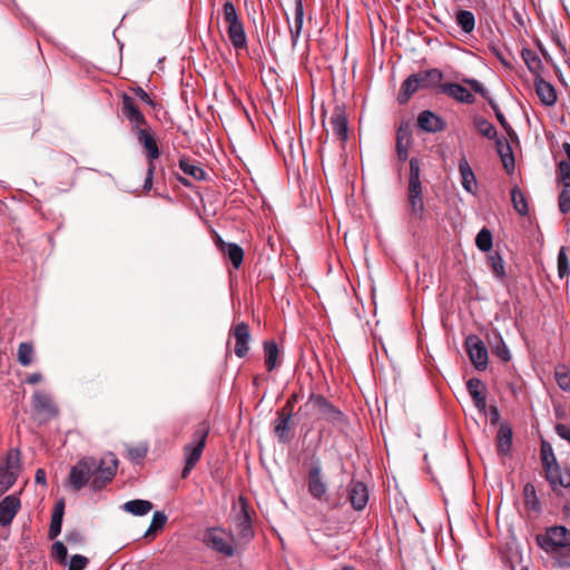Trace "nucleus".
Segmentation results:
<instances>
[{"mask_svg": "<svg viewBox=\"0 0 570 570\" xmlns=\"http://www.w3.org/2000/svg\"><path fill=\"white\" fill-rule=\"evenodd\" d=\"M118 461L114 454H108L99 462L91 456H85L70 469L68 485L79 491L89 485L94 491L106 487L115 476Z\"/></svg>", "mask_w": 570, "mask_h": 570, "instance_id": "nucleus-1", "label": "nucleus"}, {"mask_svg": "<svg viewBox=\"0 0 570 570\" xmlns=\"http://www.w3.org/2000/svg\"><path fill=\"white\" fill-rule=\"evenodd\" d=\"M538 546L562 568H570V531L563 525H552L535 538Z\"/></svg>", "mask_w": 570, "mask_h": 570, "instance_id": "nucleus-2", "label": "nucleus"}, {"mask_svg": "<svg viewBox=\"0 0 570 570\" xmlns=\"http://www.w3.org/2000/svg\"><path fill=\"white\" fill-rule=\"evenodd\" d=\"M299 412L305 417H315L316 420H324L334 426H343L346 424V416L333 403L321 394L312 393Z\"/></svg>", "mask_w": 570, "mask_h": 570, "instance_id": "nucleus-3", "label": "nucleus"}, {"mask_svg": "<svg viewBox=\"0 0 570 570\" xmlns=\"http://www.w3.org/2000/svg\"><path fill=\"white\" fill-rule=\"evenodd\" d=\"M443 73L436 69L420 70L409 76L401 85L397 101L403 105L409 101L410 97L420 89H435L439 91Z\"/></svg>", "mask_w": 570, "mask_h": 570, "instance_id": "nucleus-4", "label": "nucleus"}, {"mask_svg": "<svg viewBox=\"0 0 570 570\" xmlns=\"http://www.w3.org/2000/svg\"><path fill=\"white\" fill-rule=\"evenodd\" d=\"M209 423L200 422L193 433V440L184 446L185 466L181 471V478L186 479L191 470L200 460L206 446V440L209 433Z\"/></svg>", "mask_w": 570, "mask_h": 570, "instance_id": "nucleus-5", "label": "nucleus"}, {"mask_svg": "<svg viewBox=\"0 0 570 570\" xmlns=\"http://www.w3.org/2000/svg\"><path fill=\"white\" fill-rule=\"evenodd\" d=\"M134 134L138 142L144 147L148 168L146 178L142 185L145 191H149L153 187L154 174H155V161L160 157V150L155 139L153 131L147 126L134 128Z\"/></svg>", "mask_w": 570, "mask_h": 570, "instance_id": "nucleus-6", "label": "nucleus"}, {"mask_svg": "<svg viewBox=\"0 0 570 570\" xmlns=\"http://www.w3.org/2000/svg\"><path fill=\"white\" fill-rule=\"evenodd\" d=\"M406 200L410 215L413 218L422 219L424 215L423 186L420 179V161L416 158L410 160Z\"/></svg>", "mask_w": 570, "mask_h": 570, "instance_id": "nucleus-7", "label": "nucleus"}, {"mask_svg": "<svg viewBox=\"0 0 570 570\" xmlns=\"http://www.w3.org/2000/svg\"><path fill=\"white\" fill-rule=\"evenodd\" d=\"M223 17L227 26L228 39L235 50L247 48V36L244 24L237 14L236 8L232 1L227 0L223 4Z\"/></svg>", "mask_w": 570, "mask_h": 570, "instance_id": "nucleus-8", "label": "nucleus"}, {"mask_svg": "<svg viewBox=\"0 0 570 570\" xmlns=\"http://www.w3.org/2000/svg\"><path fill=\"white\" fill-rule=\"evenodd\" d=\"M20 472V452L18 449L8 451L0 461V494L8 491L17 481Z\"/></svg>", "mask_w": 570, "mask_h": 570, "instance_id": "nucleus-9", "label": "nucleus"}, {"mask_svg": "<svg viewBox=\"0 0 570 570\" xmlns=\"http://www.w3.org/2000/svg\"><path fill=\"white\" fill-rule=\"evenodd\" d=\"M203 541L208 548L225 557L234 556V538L222 528L208 529L204 534Z\"/></svg>", "mask_w": 570, "mask_h": 570, "instance_id": "nucleus-10", "label": "nucleus"}, {"mask_svg": "<svg viewBox=\"0 0 570 570\" xmlns=\"http://www.w3.org/2000/svg\"><path fill=\"white\" fill-rule=\"evenodd\" d=\"M307 490L311 497L324 501L327 494V484L322 474V466L318 462L311 464L307 472Z\"/></svg>", "mask_w": 570, "mask_h": 570, "instance_id": "nucleus-11", "label": "nucleus"}, {"mask_svg": "<svg viewBox=\"0 0 570 570\" xmlns=\"http://www.w3.org/2000/svg\"><path fill=\"white\" fill-rule=\"evenodd\" d=\"M465 350L470 361L478 371H484L489 364V353L482 341L475 336L465 338Z\"/></svg>", "mask_w": 570, "mask_h": 570, "instance_id": "nucleus-12", "label": "nucleus"}, {"mask_svg": "<svg viewBox=\"0 0 570 570\" xmlns=\"http://www.w3.org/2000/svg\"><path fill=\"white\" fill-rule=\"evenodd\" d=\"M330 125L334 136L338 140L345 142L348 139V120L343 106H335L330 117Z\"/></svg>", "mask_w": 570, "mask_h": 570, "instance_id": "nucleus-13", "label": "nucleus"}, {"mask_svg": "<svg viewBox=\"0 0 570 570\" xmlns=\"http://www.w3.org/2000/svg\"><path fill=\"white\" fill-rule=\"evenodd\" d=\"M465 387L479 413L487 414L488 389L485 384L481 380L473 377L465 383Z\"/></svg>", "mask_w": 570, "mask_h": 570, "instance_id": "nucleus-14", "label": "nucleus"}, {"mask_svg": "<svg viewBox=\"0 0 570 570\" xmlns=\"http://www.w3.org/2000/svg\"><path fill=\"white\" fill-rule=\"evenodd\" d=\"M230 335L235 338L234 352L237 357L243 358L249 351L250 330L247 323L240 322L230 330Z\"/></svg>", "mask_w": 570, "mask_h": 570, "instance_id": "nucleus-15", "label": "nucleus"}, {"mask_svg": "<svg viewBox=\"0 0 570 570\" xmlns=\"http://www.w3.org/2000/svg\"><path fill=\"white\" fill-rule=\"evenodd\" d=\"M21 507L17 495L10 494L0 501V525L8 527L13 521Z\"/></svg>", "mask_w": 570, "mask_h": 570, "instance_id": "nucleus-16", "label": "nucleus"}, {"mask_svg": "<svg viewBox=\"0 0 570 570\" xmlns=\"http://www.w3.org/2000/svg\"><path fill=\"white\" fill-rule=\"evenodd\" d=\"M122 115L130 121L132 129L141 126H147V120L134 99L127 94L122 95Z\"/></svg>", "mask_w": 570, "mask_h": 570, "instance_id": "nucleus-17", "label": "nucleus"}, {"mask_svg": "<svg viewBox=\"0 0 570 570\" xmlns=\"http://www.w3.org/2000/svg\"><path fill=\"white\" fill-rule=\"evenodd\" d=\"M216 246L218 250L230 261L236 269L240 267L244 261V250L239 245L226 243L220 237H217Z\"/></svg>", "mask_w": 570, "mask_h": 570, "instance_id": "nucleus-18", "label": "nucleus"}, {"mask_svg": "<svg viewBox=\"0 0 570 570\" xmlns=\"http://www.w3.org/2000/svg\"><path fill=\"white\" fill-rule=\"evenodd\" d=\"M417 127L425 132H438L445 128V122L434 112L423 110L417 116Z\"/></svg>", "mask_w": 570, "mask_h": 570, "instance_id": "nucleus-19", "label": "nucleus"}, {"mask_svg": "<svg viewBox=\"0 0 570 570\" xmlns=\"http://www.w3.org/2000/svg\"><path fill=\"white\" fill-rule=\"evenodd\" d=\"M546 478L556 490L558 487H570V472L562 471L557 462L544 466Z\"/></svg>", "mask_w": 570, "mask_h": 570, "instance_id": "nucleus-20", "label": "nucleus"}, {"mask_svg": "<svg viewBox=\"0 0 570 570\" xmlns=\"http://www.w3.org/2000/svg\"><path fill=\"white\" fill-rule=\"evenodd\" d=\"M348 500L352 507L361 511L368 502V490L363 482H352L348 488Z\"/></svg>", "mask_w": 570, "mask_h": 570, "instance_id": "nucleus-21", "label": "nucleus"}, {"mask_svg": "<svg viewBox=\"0 0 570 570\" xmlns=\"http://www.w3.org/2000/svg\"><path fill=\"white\" fill-rule=\"evenodd\" d=\"M534 88L540 101L544 106L551 107L557 102L556 88L549 81L538 77L534 79Z\"/></svg>", "mask_w": 570, "mask_h": 570, "instance_id": "nucleus-22", "label": "nucleus"}, {"mask_svg": "<svg viewBox=\"0 0 570 570\" xmlns=\"http://www.w3.org/2000/svg\"><path fill=\"white\" fill-rule=\"evenodd\" d=\"M412 139V131L409 124H401L396 132V154L400 161L409 157V146Z\"/></svg>", "mask_w": 570, "mask_h": 570, "instance_id": "nucleus-23", "label": "nucleus"}, {"mask_svg": "<svg viewBox=\"0 0 570 570\" xmlns=\"http://www.w3.org/2000/svg\"><path fill=\"white\" fill-rule=\"evenodd\" d=\"M33 407L38 413L45 414L48 417L57 415L58 409L53 403L51 396L43 392H36L32 397Z\"/></svg>", "mask_w": 570, "mask_h": 570, "instance_id": "nucleus-24", "label": "nucleus"}, {"mask_svg": "<svg viewBox=\"0 0 570 570\" xmlns=\"http://www.w3.org/2000/svg\"><path fill=\"white\" fill-rule=\"evenodd\" d=\"M473 94L479 95L481 98L487 100L490 104V100H493L490 96L487 87L476 79L465 78V105L473 104L475 98Z\"/></svg>", "mask_w": 570, "mask_h": 570, "instance_id": "nucleus-25", "label": "nucleus"}, {"mask_svg": "<svg viewBox=\"0 0 570 570\" xmlns=\"http://www.w3.org/2000/svg\"><path fill=\"white\" fill-rule=\"evenodd\" d=\"M562 149L566 154V159L560 160L557 168L558 181L563 187H570V144L563 142Z\"/></svg>", "mask_w": 570, "mask_h": 570, "instance_id": "nucleus-26", "label": "nucleus"}, {"mask_svg": "<svg viewBox=\"0 0 570 570\" xmlns=\"http://www.w3.org/2000/svg\"><path fill=\"white\" fill-rule=\"evenodd\" d=\"M292 416L288 413L282 414L277 412V419L274 422V433L279 442L287 443L291 440L289 424Z\"/></svg>", "mask_w": 570, "mask_h": 570, "instance_id": "nucleus-27", "label": "nucleus"}, {"mask_svg": "<svg viewBox=\"0 0 570 570\" xmlns=\"http://www.w3.org/2000/svg\"><path fill=\"white\" fill-rule=\"evenodd\" d=\"M294 22L292 26H289V32L292 37L293 43H295L299 36L303 28V19H304V7L302 0H294Z\"/></svg>", "mask_w": 570, "mask_h": 570, "instance_id": "nucleus-28", "label": "nucleus"}, {"mask_svg": "<svg viewBox=\"0 0 570 570\" xmlns=\"http://www.w3.org/2000/svg\"><path fill=\"white\" fill-rule=\"evenodd\" d=\"M236 530L238 535L246 541H249L254 537L250 517L246 509H243L237 517Z\"/></svg>", "mask_w": 570, "mask_h": 570, "instance_id": "nucleus-29", "label": "nucleus"}, {"mask_svg": "<svg viewBox=\"0 0 570 570\" xmlns=\"http://www.w3.org/2000/svg\"><path fill=\"white\" fill-rule=\"evenodd\" d=\"M63 510H65L63 501L57 502L55 505L52 515H51V522H50L49 532H48V535L50 539L57 538L61 532Z\"/></svg>", "mask_w": 570, "mask_h": 570, "instance_id": "nucleus-30", "label": "nucleus"}, {"mask_svg": "<svg viewBox=\"0 0 570 570\" xmlns=\"http://www.w3.org/2000/svg\"><path fill=\"white\" fill-rule=\"evenodd\" d=\"M179 169L195 180H205L207 176L206 171L196 161L188 158H181L179 160Z\"/></svg>", "mask_w": 570, "mask_h": 570, "instance_id": "nucleus-31", "label": "nucleus"}, {"mask_svg": "<svg viewBox=\"0 0 570 570\" xmlns=\"http://www.w3.org/2000/svg\"><path fill=\"white\" fill-rule=\"evenodd\" d=\"M122 509L132 515H146L153 510V503L148 500H130L124 503Z\"/></svg>", "mask_w": 570, "mask_h": 570, "instance_id": "nucleus-32", "label": "nucleus"}, {"mask_svg": "<svg viewBox=\"0 0 570 570\" xmlns=\"http://www.w3.org/2000/svg\"><path fill=\"white\" fill-rule=\"evenodd\" d=\"M279 355L278 346L274 341L264 342V363L268 372L277 367V358Z\"/></svg>", "mask_w": 570, "mask_h": 570, "instance_id": "nucleus-33", "label": "nucleus"}, {"mask_svg": "<svg viewBox=\"0 0 570 570\" xmlns=\"http://www.w3.org/2000/svg\"><path fill=\"white\" fill-rule=\"evenodd\" d=\"M487 263L495 278L503 279L505 277L504 262L499 253L489 254Z\"/></svg>", "mask_w": 570, "mask_h": 570, "instance_id": "nucleus-34", "label": "nucleus"}, {"mask_svg": "<svg viewBox=\"0 0 570 570\" xmlns=\"http://www.w3.org/2000/svg\"><path fill=\"white\" fill-rule=\"evenodd\" d=\"M511 202L514 210L521 215L527 216L529 212L528 202L523 193L518 186L511 189Z\"/></svg>", "mask_w": 570, "mask_h": 570, "instance_id": "nucleus-35", "label": "nucleus"}, {"mask_svg": "<svg viewBox=\"0 0 570 570\" xmlns=\"http://www.w3.org/2000/svg\"><path fill=\"white\" fill-rule=\"evenodd\" d=\"M18 362L22 366H29L33 362L35 357V347L33 344L30 342H22L18 346L17 352Z\"/></svg>", "mask_w": 570, "mask_h": 570, "instance_id": "nucleus-36", "label": "nucleus"}, {"mask_svg": "<svg viewBox=\"0 0 570 570\" xmlns=\"http://www.w3.org/2000/svg\"><path fill=\"white\" fill-rule=\"evenodd\" d=\"M473 128L483 137H487L489 139H494L497 137V129L495 127L484 119L483 117H475L473 119Z\"/></svg>", "mask_w": 570, "mask_h": 570, "instance_id": "nucleus-37", "label": "nucleus"}, {"mask_svg": "<svg viewBox=\"0 0 570 570\" xmlns=\"http://www.w3.org/2000/svg\"><path fill=\"white\" fill-rule=\"evenodd\" d=\"M554 379L558 386L564 391L570 392V370L564 364H558L554 368Z\"/></svg>", "mask_w": 570, "mask_h": 570, "instance_id": "nucleus-38", "label": "nucleus"}, {"mask_svg": "<svg viewBox=\"0 0 570 570\" xmlns=\"http://www.w3.org/2000/svg\"><path fill=\"white\" fill-rule=\"evenodd\" d=\"M512 430L507 424H502L498 431V449L500 452L505 453L511 446Z\"/></svg>", "mask_w": 570, "mask_h": 570, "instance_id": "nucleus-39", "label": "nucleus"}, {"mask_svg": "<svg viewBox=\"0 0 570 570\" xmlns=\"http://www.w3.org/2000/svg\"><path fill=\"white\" fill-rule=\"evenodd\" d=\"M438 92L444 94L459 102H463V86L460 83L441 82Z\"/></svg>", "mask_w": 570, "mask_h": 570, "instance_id": "nucleus-40", "label": "nucleus"}, {"mask_svg": "<svg viewBox=\"0 0 570 570\" xmlns=\"http://www.w3.org/2000/svg\"><path fill=\"white\" fill-rule=\"evenodd\" d=\"M558 276L561 279L568 278L570 274V261L567 254V248L562 246L559 249L557 257Z\"/></svg>", "mask_w": 570, "mask_h": 570, "instance_id": "nucleus-41", "label": "nucleus"}, {"mask_svg": "<svg viewBox=\"0 0 570 570\" xmlns=\"http://www.w3.org/2000/svg\"><path fill=\"white\" fill-rule=\"evenodd\" d=\"M475 245L482 252H489L493 245V237L490 229L483 227L475 237Z\"/></svg>", "mask_w": 570, "mask_h": 570, "instance_id": "nucleus-42", "label": "nucleus"}, {"mask_svg": "<svg viewBox=\"0 0 570 570\" xmlns=\"http://www.w3.org/2000/svg\"><path fill=\"white\" fill-rule=\"evenodd\" d=\"M167 515L161 511H156L153 515L151 523L145 533V538L154 535L156 532L161 530L167 523Z\"/></svg>", "mask_w": 570, "mask_h": 570, "instance_id": "nucleus-43", "label": "nucleus"}, {"mask_svg": "<svg viewBox=\"0 0 570 570\" xmlns=\"http://www.w3.org/2000/svg\"><path fill=\"white\" fill-rule=\"evenodd\" d=\"M521 57L530 71H534L540 68L541 60L533 50L529 48L522 49Z\"/></svg>", "mask_w": 570, "mask_h": 570, "instance_id": "nucleus-44", "label": "nucleus"}, {"mask_svg": "<svg viewBox=\"0 0 570 570\" xmlns=\"http://www.w3.org/2000/svg\"><path fill=\"white\" fill-rule=\"evenodd\" d=\"M67 556L68 551L66 546L60 542L56 541L51 547V557L57 560L60 564L66 566L67 564Z\"/></svg>", "mask_w": 570, "mask_h": 570, "instance_id": "nucleus-45", "label": "nucleus"}, {"mask_svg": "<svg viewBox=\"0 0 570 570\" xmlns=\"http://www.w3.org/2000/svg\"><path fill=\"white\" fill-rule=\"evenodd\" d=\"M465 191L474 196L479 194V185L471 167L465 163Z\"/></svg>", "mask_w": 570, "mask_h": 570, "instance_id": "nucleus-46", "label": "nucleus"}, {"mask_svg": "<svg viewBox=\"0 0 570 570\" xmlns=\"http://www.w3.org/2000/svg\"><path fill=\"white\" fill-rule=\"evenodd\" d=\"M498 151L502 158V161H503V165L505 168H508L509 166H513L514 165V158H513V155H512V150H511V147L505 144V145H502V141L501 140H498Z\"/></svg>", "mask_w": 570, "mask_h": 570, "instance_id": "nucleus-47", "label": "nucleus"}, {"mask_svg": "<svg viewBox=\"0 0 570 570\" xmlns=\"http://www.w3.org/2000/svg\"><path fill=\"white\" fill-rule=\"evenodd\" d=\"M559 210L562 214L570 213V187H563L558 198Z\"/></svg>", "mask_w": 570, "mask_h": 570, "instance_id": "nucleus-48", "label": "nucleus"}, {"mask_svg": "<svg viewBox=\"0 0 570 570\" xmlns=\"http://www.w3.org/2000/svg\"><path fill=\"white\" fill-rule=\"evenodd\" d=\"M491 108L494 110L498 121L500 122L501 127L507 131L509 136L514 135V130L505 119L504 115L499 109L498 105L494 102V100H490Z\"/></svg>", "mask_w": 570, "mask_h": 570, "instance_id": "nucleus-49", "label": "nucleus"}, {"mask_svg": "<svg viewBox=\"0 0 570 570\" xmlns=\"http://www.w3.org/2000/svg\"><path fill=\"white\" fill-rule=\"evenodd\" d=\"M493 354L502 362L511 360V353L507 344L500 338V342L493 347Z\"/></svg>", "mask_w": 570, "mask_h": 570, "instance_id": "nucleus-50", "label": "nucleus"}, {"mask_svg": "<svg viewBox=\"0 0 570 570\" xmlns=\"http://www.w3.org/2000/svg\"><path fill=\"white\" fill-rule=\"evenodd\" d=\"M541 456H542L543 468L557 462L551 445L546 441H543L542 445H541Z\"/></svg>", "mask_w": 570, "mask_h": 570, "instance_id": "nucleus-51", "label": "nucleus"}, {"mask_svg": "<svg viewBox=\"0 0 570 570\" xmlns=\"http://www.w3.org/2000/svg\"><path fill=\"white\" fill-rule=\"evenodd\" d=\"M89 563L87 557L82 554H73L68 563V570H83Z\"/></svg>", "mask_w": 570, "mask_h": 570, "instance_id": "nucleus-52", "label": "nucleus"}, {"mask_svg": "<svg viewBox=\"0 0 570 570\" xmlns=\"http://www.w3.org/2000/svg\"><path fill=\"white\" fill-rule=\"evenodd\" d=\"M147 454V449L145 446H132L127 450L128 458L138 463L140 462Z\"/></svg>", "mask_w": 570, "mask_h": 570, "instance_id": "nucleus-53", "label": "nucleus"}, {"mask_svg": "<svg viewBox=\"0 0 570 570\" xmlns=\"http://www.w3.org/2000/svg\"><path fill=\"white\" fill-rule=\"evenodd\" d=\"M297 402H298V394L294 393L287 399L285 405L278 412L282 414L288 413V416H293V410Z\"/></svg>", "mask_w": 570, "mask_h": 570, "instance_id": "nucleus-54", "label": "nucleus"}, {"mask_svg": "<svg viewBox=\"0 0 570 570\" xmlns=\"http://www.w3.org/2000/svg\"><path fill=\"white\" fill-rule=\"evenodd\" d=\"M556 433L570 444V426L563 423H558L554 426Z\"/></svg>", "mask_w": 570, "mask_h": 570, "instance_id": "nucleus-55", "label": "nucleus"}, {"mask_svg": "<svg viewBox=\"0 0 570 570\" xmlns=\"http://www.w3.org/2000/svg\"><path fill=\"white\" fill-rule=\"evenodd\" d=\"M132 91H134L135 96L137 98H139L142 102H145L149 106H154L153 99L141 87L134 88Z\"/></svg>", "mask_w": 570, "mask_h": 570, "instance_id": "nucleus-56", "label": "nucleus"}, {"mask_svg": "<svg viewBox=\"0 0 570 570\" xmlns=\"http://www.w3.org/2000/svg\"><path fill=\"white\" fill-rule=\"evenodd\" d=\"M484 416L489 417L492 424H497L501 417L500 412L495 405L487 406V414Z\"/></svg>", "mask_w": 570, "mask_h": 570, "instance_id": "nucleus-57", "label": "nucleus"}, {"mask_svg": "<svg viewBox=\"0 0 570 570\" xmlns=\"http://www.w3.org/2000/svg\"><path fill=\"white\" fill-rule=\"evenodd\" d=\"M475 27V18L471 11L465 10V33L473 31Z\"/></svg>", "mask_w": 570, "mask_h": 570, "instance_id": "nucleus-58", "label": "nucleus"}, {"mask_svg": "<svg viewBox=\"0 0 570 570\" xmlns=\"http://www.w3.org/2000/svg\"><path fill=\"white\" fill-rule=\"evenodd\" d=\"M42 381V375L40 373H32L27 376L26 383L30 385H36Z\"/></svg>", "mask_w": 570, "mask_h": 570, "instance_id": "nucleus-59", "label": "nucleus"}, {"mask_svg": "<svg viewBox=\"0 0 570 570\" xmlns=\"http://www.w3.org/2000/svg\"><path fill=\"white\" fill-rule=\"evenodd\" d=\"M67 541L72 543H80L82 541V535L77 531L70 532L67 535Z\"/></svg>", "mask_w": 570, "mask_h": 570, "instance_id": "nucleus-60", "label": "nucleus"}, {"mask_svg": "<svg viewBox=\"0 0 570 570\" xmlns=\"http://www.w3.org/2000/svg\"><path fill=\"white\" fill-rule=\"evenodd\" d=\"M36 482L39 484H46V472L43 469H38L35 475Z\"/></svg>", "mask_w": 570, "mask_h": 570, "instance_id": "nucleus-61", "label": "nucleus"}, {"mask_svg": "<svg viewBox=\"0 0 570 570\" xmlns=\"http://www.w3.org/2000/svg\"><path fill=\"white\" fill-rule=\"evenodd\" d=\"M455 21L463 29V9L458 8L455 11Z\"/></svg>", "mask_w": 570, "mask_h": 570, "instance_id": "nucleus-62", "label": "nucleus"}, {"mask_svg": "<svg viewBox=\"0 0 570 570\" xmlns=\"http://www.w3.org/2000/svg\"><path fill=\"white\" fill-rule=\"evenodd\" d=\"M524 493L527 495V498H529L530 494H532L533 497H535V492H534V487L531 485V484H525L524 487Z\"/></svg>", "mask_w": 570, "mask_h": 570, "instance_id": "nucleus-63", "label": "nucleus"}, {"mask_svg": "<svg viewBox=\"0 0 570 570\" xmlns=\"http://www.w3.org/2000/svg\"><path fill=\"white\" fill-rule=\"evenodd\" d=\"M458 170L461 174V176L463 177V159L459 160Z\"/></svg>", "mask_w": 570, "mask_h": 570, "instance_id": "nucleus-64", "label": "nucleus"}]
</instances>
